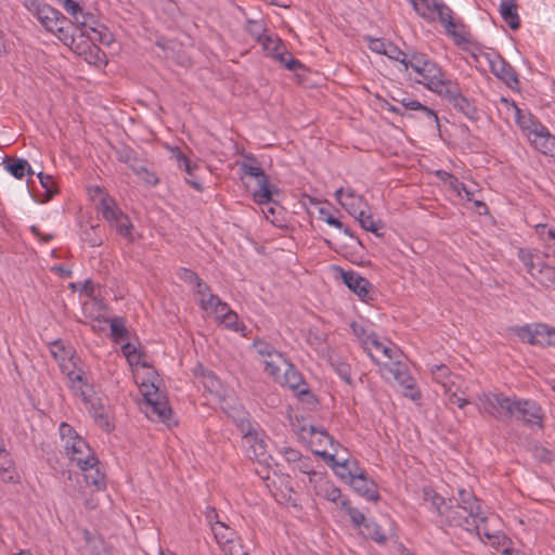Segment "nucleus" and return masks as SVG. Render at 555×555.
Segmentation results:
<instances>
[{"label":"nucleus","mask_w":555,"mask_h":555,"mask_svg":"<svg viewBox=\"0 0 555 555\" xmlns=\"http://www.w3.org/2000/svg\"><path fill=\"white\" fill-rule=\"evenodd\" d=\"M459 499H450L443 517L438 519L441 527H453L473 533L476 521L480 519V504L476 495L466 489H460Z\"/></svg>","instance_id":"f257e3e1"},{"label":"nucleus","mask_w":555,"mask_h":555,"mask_svg":"<svg viewBox=\"0 0 555 555\" xmlns=\"http://www.w3.org/2000/svg\"><path fill=\"white\" fill-rule=\"evenodd\" d=\"M412 69L415 74L416 83L424 86L427 90L439 94L452 80L449 75L423 52L413 51L410 53L409 63L404 70Z\"/></svg>","instance_id":"f03ea898"},{"label":"nucleus","mask_w":555,"mask_h":555,"mask_svg":"<svg viewBox=\"0 0 555 555\" xmlns=\"http://www.w3.org/2000/svg\"><path fill=\"white\" fill-rule=\"evenodd\" d=\"M134 378L144 398L142 410L145 415L153 421H160L170 426L172 411L165 396L155 386L154 382L140 379L138 372L134 373Z\"/></svg>","instance_id":"7ed1b4c3"},{"label":"nucleus","mask_w":555,"mask_h":555,"mask_svg":"<svg viewBox=\"0 0 555 555\" xmlns=\"http://www.w3.org/2000/svg\"><path fill=\"white\" fill-rule=\"evenodd\" d=\"M314 494L325 499L344 511L350 518L351 522L357 525L363 520V513L351 506L347 496L343 495L340 489L336 487L325 474L313 475L311 483Z\"/></svg>","instance_id":"20e7f679"},{"label":"nucleus","mask_w":555,"mask_h":555,"mask_svg":"<svg viewBox=\"0 0 555 555\" xmlns=\"http://www.w3.org/2000/svg\"><path fill=\"white\" fill-rule=\"evenodd\" d=\"M240 169L244 176L256 179L257 189L253 191V197L256 203L262 206V212L267 220L274 222V215L276 207L272 206V197L278 192L276 189L271 188L269 179L262 168L247 163H242Z\"/></svg>","instance_id":"39448f33"},{"label":"nucleus","mask_w":555,"mask_h":555,"mask_svg":"<svg viewBox=\"0 0 555 555\" xmlns=\"http://www.w3.org/2000/svg\"><path fill=\"white\" fill-rule=\"evenodd\" d=\"M60 436L64 452L72 463L79 466L80 464H90V461H93L94 451L69 424L62 423L60 425Z\"/></svg>","instance_id":"423d86ee"},{"label":"nucleus","mask_w":555,"mask_h":555,"mask_svg":"<svg viewBox=\"0 0 555 555\" xmlns=\"http://www.w3.org/2000/svg\"><path fill=\"white\" fill-rule=\"evenodd\" d=\"M61 370L67 376L69 380V387L74 395L81 399L85 406H93V403L98 401L96 393L93 389L92 384L89 383L85 371L77 366V363L72 359L67 362H61Z\"/></svg>","instance_id":"0eeeda50"},{"label":"nucleus","mask_w":555,"mask_h":555,"mask_svg":"<svg viewBox=\"0 0 555 555\" xmlns=\"http://www.w3.org/2000/svg\"><path fill=\"white\" fill-rule=\"evenodd\" d=\"M358 335L360 343L367 353V356L377 364L388 365V361H391L398 357L399 349L387 339H379L375 333H365L364 331Z\"/></svg>","instance_id":"6e6552de"},{"label":"nucleus","mask_w":555,"mask_h":555,"mask_svg":"<svg viewBox=\"0 0 555 555\" xmlns=\"http://www.w3.org/2000/svg\"><path fill=\"white\" fill-rule=\"evenodd\" d=\"M426 21H434L436 17L444 27V31L450 36L456 44L467 43L469 35L464 26L456 23L453 18L452 10L439 0H434V4L429 5V16H422Z\"/></svg>","instance_id":"1a4fd4ad"},{"label":"nucleus","mask_w":555,"mask_h":555,"mask_svg":"<svg viewBox=\"0 0 555 555\" xmlns=\"http://www.w3.org/2000/svg\"><path fill=\"white\" fill-rule=\"evenodd\" d=\"M99 211L102 217L113 227L119 235L127 238L129 242L135 240L134 227L116 205V202L108 195L101 198L99 204Z\"/></svg>","instance_id":"9d476101"},{"label":"nucleus","mask_w":555,"mask_h":555,"mask_svg":"<svg viewBox=\"0 0 555 555\" xmlns=\"http://www.w3.org/2000/svg\"><path fill=\"white\" fill-rule=\"evenodd\" d=\"M514 397L500 392H483L477 398V408L482 415L491 416L498 421L512 420Z\"/></svg>","instance_id":"9b49d317"},{"label":"nucleus","mask_w":555,"mask_h":555,"mask_svg":"<svg viewBox=\"0 0 555 555\" xmlns=\"http://www.w3.org/2000/svg\"><path fill=\"white\" fill-rule=\"evenodd\" d=\"M302 438L307 439L313 448L314 454L321 456L327 464L332 466H340L341 468H348V461L337 462L335 454H331L325 450L327 444H334V438L324 429L315 426H309V428H302Z\"/></svg>","instance_id":"f8f14e48"},{"label":"nucleus","mask_w":555,"mask_h":555,"mask_svg":"<svg viewBox=\"0 0 555 555\" xmlns=\"http://www.w3.org/2000/svg\"><path fill=\"white\" fill-rule=\"evenodd\" d=\"M254 348L262 358L266 372L275 380H282V373L291 363L284 354L263 340H256Z\"/></svg>","instance_id":"ddd939ff"},{"label":"nucleus","mask_w":555,"mask_h":555,"mask_svg":"<svg viewBox=\"0 0 555 555\" xmlns=\"http://www.w3.org/2000/svg\"><path fill=\"white\" fill-rule=\"evenodd\" d=\"M24 7L48 31L57 24H68V20L60 11L39 0H24Z\"/></svg>","instance_id":"4468645a"},{"label":"nucleus","mask_w":555,"mask_h":555,"mask_svg":"<svg viewBox=\"0 0 555 555\" xmlns=\"http://www.w3.org/2000/svg\"><path fill=\"white\" fill-rule=\"evenodd\" d=\"M438 95L448 100L455 109L464 114L468 119L477 120L479 118L476 106L462 94L457 82L454 80H451Z\"/></svg>","instance_id":"2eb2a0df"},{"label":"nucleus","mask_w":555,"mask_h":555,"mask_svg":"<svg viewBox=\"0 0 555 555\" xmlns=\"http://www.w3.org/2000/svg\"><path fill=\"white\" fill-rule=\"evenodd\" d=\"M260 44L268 55L279 61L287 69L295 70L301 67V63L286 50L285 44L279 37L269 34L262 38Z\"/></svg>","instance_id":"dca6fc26"},{"label":"nucleus","mask_w":555,"mask_h":555,"mask_svg":"<svg viewBox=\"0 0 555 555\" xmlns=\"http://www.w3.org/2000/svg\"><path fill=\"white\" fill-rule=\"evenodd\" d=\"M512 418L526 424L542 426L543 411L533 400L516 399L514 397Z\"/></svg>","instance_id":"f3484780"},{"label":"nucleus","mask_w":555,"mask_h":555,"mask_svg":"<svg viewBox=\"0 0 555 555\" xmlns=\"http://www.w3.org/2000/svg\"><path fill=\"white\" fill-rule=\"evenodd\" d=\"M518 336L531 345L555 346V328L546 324L525 325L518 330Z\"/></svg>","instance_id":"a211bd4d"},{"label":"nucleus","mask_w":555,"mask_h":555,"mask_svg":"<svg viewBox=\"0 0 555 555\" xmlns=\"http://www.w3.org/2000/svg\"><path fill=\"white\" fill-rule=\"evenodd\" d=\"M349 483L351 488L366 501L377 502L379 493L376 483L369 478L364 469L356 467L348 469Z\"/></svg>","instance_id":"6ab92c4d"},{"label":"nucleus","mask_w":555,"mask_h":555,"mask_svg":"<svg viewBox=\"0 0 555 555\" xmlns=\"http://www.w3.org/2000/svg\"><path fill=\"white\" fill-rule=\"evenodd\" d=\"M385 369L392 375L395 380L404 389V396L412 400L421 399L422 395L416 388L415 379L411 376L406 365L400 361H396L391 366L386 365Z\"/></svg>","instance_id":"aec40b11"},{"label":"nucleus","mask_w":555,"mask_h":555,"mask_svg":"<svg viewBox=\"0 0 555 555\" xmlns=\"http://www.w3.org/2000/svg\"><path fill=\"white\" fill-rule=\"evenodd\" d=\"M489 66L491 73L502 80L509 89H518L519 80L516 70L501 55L494 54L489 57Z\"/></svg>","instance_id":"412c9836"},{"label":"nucleus","mask_w":555,"mask_h":555,"mask_svg":"<svg viewBox=\"0 0 555 555\" xmlns=\"http://www.w3.org/2000/svg\"><path fill=\"white\" fill-rule=\"evenodd\" d=\"M243 443L246 447L249 459L259 463L268 460L267 440L263 434L258 433L254 428H249L243 436Z\"/></svg>","instance_id":"4be33fe9"},{"label":"nucleus","mask_w":555,"mask_h":555,"mask_svg":"<svg viewBox=\"0 0 555 555\" xmlns=\"http://www.w3.org/2000/svg\"><path fill=\"white\" fill-rule=\"evenodd\" d=\"M335 198L352 217L361 215V211L369 207L365 198L357 194L351 188H339L335 191Z\"/></svg>","instance_id":"5701e85b"},{"label":"nucleus","mask_w":555,"mask_h":555,"mask_svg":"<svg viewBox=\"0 0 555 555\" xmlns=\"http://www.w3.org/2000/svg\"><path fill=\"white\" fill-rule=\"evenodd\" d=\"M501 102L505 104L508 109L514 112L516 124L528 139L532 138V135L539 130V127L543 126L531 114L522 112L514 101H509L506 98H501Z\"/></svg>","instance_id":"b1692460"},{"label":"nucleus","mask_w":555,"mask_h":555,"mask_svg":"<svg viewBox=\"0 0 555 555\" xmlns=\"http://www.w3.org/2000/svg\"><path fill=\"white\" fill-rule=\"evenodd\" d=\"M78 467L83 473L88 485L93 486L96 490L106 488L105 470L96 455H93V461H90V464H80Z\"/></svg>","instance_id":"393cba45"},{"label":"nucleus","mask_w":555,"mask_h":555,"mask_svg":"<svg viewBox=\"0 0 555 555\" xmlns=\"http://www.w3.org/2000/svg\"><path fill=\"white\" fill-rule=\"evenodd\" d=\"M343 281L347 287L359 296L363 301L372 299V284L362 275L354 271H344Z\"/></svg>","instance_id":"a878e982"},{"label":"nucleus","mask_w":555,"mask_h":555,"mask_svg":"<svg viewBox=\"0 0 555 555\" xmlns=\"http://www.w3.org/2000/svg\"><path fill=\"white\" fill-rule=\"evenodd\" d=\"M282 385L296 391L298 395L308 392L307 384L305 383L301 374L289 363L282 373V380H278Z\"/></svg>","instance_id":"bb28decb"},{"label":"nucleus","mask_w":555,"mask_h":555,"mask_svg":"<svg viewBox=\"0 0 555 555\" xmlns=\"http://www.w3.org/2000/svg\"><path fill=\"white\" fill-rule=\"evenodd\" d=\"M530 142L545 155H554L555 153V137L552 135L548 129L543 125L539 130L529 138Z\"/></svg>","instance_id":"cd10ccee"},{"label":"nucleus","mask_w":555,"mask_h":555,"mask_svg":"<svg viewBox=\"0 0 555 555\" xmlns=\"http://www.w3.org/2000/svg\"><path fill=\"white\" fill-rule=\"evenodd\" d=\"M518 258L531 278L545 263L544 255L537 249L520 248L518 250Z\"/></svg>","instance_id":"c85d7f7f"},{"label":"nucleus","mask_w":555,"mask_h":555,"mask_svg":"<svg viewBox=\"0 0 555 555\" xmlns=\"http://www.w3.org/2000/svg\"><path fill=\"white\" fill-rule=\"evenodd\" d=\"M429 371L433 379L442 386L444 392L452 391V388L455 387L454 379L457 378V376L451 374L447 365L434 364L429 366Z\"/></svg>","instance_id":"c756f323"},{"label":"nucleus","mask_w":555,"mask_h":555,"mask_svg":"<svg viewBox=\"0 0 555 555\" xmlns=\"http://www.w3.org/2000/svg\"><path fill=\"white\" fill-rule=\"evenodd\" d=\"M63 9L74 17V20L83 27H90L95 23L94 17L90 13H83L82 8L76 0H64Z\"/></svg>","instance_id":"7c9ffc66"},{"label":"nucleus","mask_w":555,"mask_h":555,"mask_svg":"<svg viewBox=\"0 0 555 555\" xmlns=\"http://www.w3.org/2000/svg\"><path fill=\"white\" fill-rule=\"evenodd\" d=\"M352 525L357 529H360L363 535H365L369 539H372L378 544H383L387 541V537L383 532L380 526L373 520L366 519L364 514L363 520L361 522H359L358 525L356 522H352Z\"/></svg>","instance_id":"2f4dec72"},{"label":"nucleus","mask_w":555,"mask_h":555,"mask_svg":"<svg viewBox=\"0 0 555 555\" xmlns=\"http://www.w3.org/2000/svg\"><path fill=\"white\" fill-rule=\"evenodd\" d=\"M422 493L424 501L430 504L431 509L437 514L439 519H441L444 511L448 508L449 501L447 502L443 496L438 494L430 487H424Z\"/></svg>","instance_id":"473e14b6"},{"label":"nucleus","mask_w":555,"mask_h":555,"mask_svg":"<svg viewBox=\"0 0 555 555\" xmlns=\"http://www.w3.org/2000/svg\"><path fill=\"white\" fill-rule=\"evenodd\" d=\"M124 162L128 163L133 173L140 177L146 184L155 186L159 182L157 176L151 171L142 162H139L135 158L131 159L129 155L126 156Z\"/></svg>","instance_id":"72a5a7b5"},{"label":"nucleus","mask_w":555,"mask_h":555,"mask_svg":"<svg viewBox=\"0 0 555 555\" xmlns=\"http://www.w3.org/2000/svg\"><path fill=\"white\" fill-rule=\"evenodd\" d=\"M500 14L503 21L512 28L517 29L520 25V18L517 13L516 0H501Z\"/></svg>","instance_id":"f704fd0d"},{"label":"nucleus","mask_w":555,"mask_h":555,"mask_svg":"<svg viewBox=\"0 0 555 555\" xmlns=\"http://www.w3.org/2000/svg\"><path fill=\"white\" fill-rule=\"evenodd\" d=\"M211 531L216 542L221 547L233 544L237 540L236 531L223 521L221 524H215Z\"/></svg>","instance_id":"c9c22d12"},{"label":"nucleus","mask_w":555,"mask_h":555,"mask_svg":"<svg viewBox=\"0 0 555 555\" xmlns=\"http://www.w3.org/2000/svg\"><path fill=\"white\" fill-rule=\"evenodd\" d=\"M4 168L16 179L34 175L29 163L23 158H8L4 160Z\"/></svg>","instance_id":"e433bc0d"},{"label":"nucleus","mask_w":555,"mask_h":555,"mask_svg":"<svg viewBox=\"0 0 555 555\" xmlns=\"http://www.w3.org/2000/svg\"><path fill=\"white\" fill-rule=\"evenodd\" d=\"M89 413L94 418L95 423L105 431L109 433L114 429V425L111 421L108 413L105 411L104 406L100 403V401H95L93 406L89 405L86 408Z\"/></svg>","instance_id":"4c0bfd02"},{"label":"nucleus","mask_w":555,"mask_h":555,"mask_svg":"<svg viewBox=\"0 0 555 555\" xmlns=\"http://www.w3.org/2000/svg\"><path fill=\"white\" fill-rule=\"evenodd\" d=\"M360 223L361 228L367 232H372L376 236H382L380 230L384 229V223L379 219H375L371 212L365 209L361 211V215L354 217Z\"/></svg>","instance_id":"58836bf2"},{"label":"nucleus","mask_w":555,"mask_h":555,"mask_svg":"<svg viewBox=\"0 0 555 555\" xmlns=\"http://www.w3.org/2000/svg\"><path fill=\"white\" fill-rule=\"evenodd\" d=\"M532 278L541 285L550 287L555 283V267L545 262L537 272H534Z\"/></svg>","instance_id":"ea45409f"},{"label":"nucleus","mask_w":555,"mask_h":555,"mask_svg":"<svg viewBox=\"0 0 555 555\" xmlns=\"http://www.w3.org/2000/svg\"><path fill=\"white\" fill-rule=\"evenodd\" d=\"M294 472H299L301 474L308 475L309 483H312V477L313 475H321L322 473L315 472L313 467V462L311 457L309 456H301L300 460H298L293 465Z\"/></svg>","instance_id":"a19ab883"},{"label":"nucleus","mask_w":555,"mask_h":555,"mask_svg":"<svg viewBox=\"0 0 555 555\" xmlns=\"http://www.w3.org/2000/svg\"><path fill=\"white\" fill-rule=\"evenodd\" d=\"M436 177L447 184L456 195H461V190H464V183L461 182L455 176L444 170H437Z\"/></svg>","instance_id":"79ce46f5"},{"label":"nucleus","mask_w":555,"mask_h":555,"mask_svg":"<svg viewBox=\"0 0 555 555\" xmlns=\"http://www.w3.org/2000/svg\"><path fill=\"white\" fill-rule=\"evenodd\" d=\"M488 521V518L480 511V519L476 521V528H473V532H475L480 539L485 538L488 541H491L496 539L498 535L494 531L489 529Z\"/></svg>","instance_id":"37998d69"},{"label":"nucleus","mask_w":555,"mask_h":555,"mask_svg":"<svg viewBox=\"0 0 555 555\" xmlns=\"http://www.w3.org/2000/svg\"><path fill=\"white\" fill-rule=\"evenodd\" d=\"M384 55H386L390 60L399 62L403 66V68H405L410 59V53L403 52L401 49H399L391 42H388V44H386V52Z\"/></svg>","instance_id":"c03bdc74"},{"label":"nucleus","mask_w":555,"mask_h":555,"mask_svg":"<svg viewBox=\"0 0 555 555\" xmlns=\"http://www.w3.org/2000/svg\"><path fill=\"white\" fill-rule=\"evenodd\" d=\"M51 353L53 357L59 361V364L61 365V362H67L68 359H72L77 363V358H75L70 350L65 349L62 345H60L57 341L53 343L51 345Z\"/></svg>","instance_id":"a18cd8bd"},{"label":"nucleus","mask_w":555,"mask_h":555,"mask_svg":"<svg viewBox=\"0 0 555 555\" xmlns=\"http://www.w3.org/2000/svg\"><path fill=\"white\" fill-rule=\"evenodd\" d=\"M172 157L176 159L177 165L180 169H183L188 176H192L196 165H193L190 159L179 150L172 151Z\"/></svg>","instance_id":"49530a36"},{"label":"nucleus","mask_w":555,"mask_h":555,"mask_svg":"<svg viewBox=\"0 0 555 555\" xmlns=\"http://www.w3.org/2000/svg\"><path fill=\"white\" fill-rule=\"evenodd\" d=\"M68 24H57L50 33L54 34L64 44L69 46L74 42V37L69 31Z\"/></svg>","instance_id":"de8ad7c7"},{"label":"nucleus","mask_w":555,"mask_h":555,"mask_svg":"<svg viewBox=\"0 0 555 555\" xmlns=\"http://www.w3.org/2000/svg\"><path fill=\"white\" fill-rule=\"evenodd\" d=\"M111 333L116 341L127 338L128 332L121 319L111 321Z\"/></svg>","instance_id":"09e8293b"},{"label":"nucleus","mask_w":555,"mask_h":555,"mask_svg":"<svg viewBox=\"0 0 555 555\" xmlns=\"http://www.w3.org/2000/svg\"><path fill=\"white\" fill-rule=\"evenodd\" d=\"M220 322L227 327L235 332L243 331L245 326L238 322V317L236 312L231 310L227 313V315H223V319L220 320Z\"/></svg>","instance_id":"8fccbe9b"},{"label":"nucleus","mask_w":555,"mask_h":555,"mask_svg":"<svg viewBox=\"0 0 555 555\" xmlns=\"http://www.w3.org/2000/svg\"><path fill=\"white\" fill-rule=\"evenodd\" d=\"M416 112L420 113L430 126H434L437 129L440 128L439 117L433 108L421 103V107H418Z\"/></svg>","instance_id":"3c124183"},{"label":"nucleus","mask_w":555,"mask_h":555,"mask_svg":"<svg viewBox=\"0 0 555 555\" xmlns=\"http://www.w3.org/2000/svg\"><path fill=\"white\" fill-rule=\"evenodd\" d=\"M248 31L253 37L256 38V40L260 43L262 41V38L267 37L269 34H267L266 28L261 22L258 21H249L248 23Z\"/></svg>","instance_id":"603ef678"},{"label":"nucleus","mask_w":555,"mask_h":555,"mask_svg":"<svg viewBox=\"0 0 555 555\" xmlns=\"http://www.w3.org/2000/svg\"><path fill=\"white\" fill-rule=\"evenodd\" d=\"M420 16H429V5L434 0H408Z\"/></svg>","instance_id":"864d4df0"},{"label":"nucleus","mask_w":555,"mask_h":555,"mask_svg":"<svg viewBox=\"0 0 555 555\" xmlns=\"http://www.w3.org/2000/svg\"><path fill=\"white\" fill-rule=\"evenodd\" d=\"M396 102L400 103L402 109L406 113V111L416 112L418 107H421V102L411 96H402V98H392Z\"/></svg>","instance_id":"5fc2aeb1"},{"label":"nucleus","mask_w":555,"mask_h":555,"mask_svg":"<svg viewBox=\"0 0 555 555\" xmlns=\"http://www.w3.org/2000/svg\"><path fill=\"white\" fill-rule=\"evenodd\" d=\"M86 60L89 63H94L96 65L106 63L105 54L94 44L89 48V56H87Z\"/></svg>","instance_id":"6e6d98bb"},{"label":"nucleus","mask_w":555,"mask_h":555,"mask_svg":"<svg viewBox=\"0 0 555 555\" xmlns=\"http://www.w3.org/2000/svg\"><path fill=\"white\" fill-rule=\"evenodd\" d=\"M37 177H38V179L40 181V184L46 190L48 198H51L53 193H54V190H53V188H54V180H53L52 176L46 175L43 172H39L37 175Z\"/></svg>","instance_id":"4d7b16f0"},{"label":"nucleus","mask_w":555,"mask_h":555,"mask_svg":"<svg viewBox=\"0 0 555 555\" xmlns=\"http://www.w3.org/2000/svg\"><path fill=\"white\" fill-rule=\"evenodd\" d=\"M279 452L292 465H294L302 456L298 450L291 447H282L280 448Z\"/></svg>","instance_id":"13d9d810"},{"label":"nucleus","mask_w":555,"mask_h":555,"mask_svg":"<svg viewBox=\"0 0 555 555\" xmlns=\"http://www.w3.org/2000/svg\"><path fill=\"white\" fill-rule=\"evenodd\" d=\"M456 390L457 389L452 388V391L444 392L448 396L447 403L450 405H457L460 409H463L469 402L467 399L459 397L456 395Z\"/></svg>","instance_id":"bf43d9fd"},{"label":"nucleus","mask_w":555,"mask_h":555,"mask_svg":"<svg viewBox=\"0 0 555 555\" xmlns=\"http://www.w3.org/2000/svg\"><path fill=\"white\" fill-rule=\"evenodd\" d=\"M121 351L130 364H133V362L137 364L139 363L140 356L138 354L137 348L133 345L130 343L125 344L121 347Z\"/></svg>","instance_id":"052dcab7"},{"label":"nucleus","mask_w":555,"mask_h":555,"mask_svg":"<svg viewBox=\"0 0 555 555\" xmlns=\"http://www.w3.org/2000/svg\"><path fill=\"white\" fill-rule=\"evenodd\" d=\"M389 41H385L379 38H369V48L371 51L377 53V54H385L386 52V44H388Z\"/></svg>","instance_id":"680f3d73"},{"label":"nucleus","mask_w":555,"mask_h":555,"mask_svg":"<svg viewBox=\"0 0 555 555\" xmlns=\"http://www.w3.org/2000/svg\"><path fill=\"white\" fill-rule=\"evenodd\" d=\"M222 300L217 296V295H214V294H209V297L208 299H201V307L202 309H204L205 311H209V312H212L214 309L221 302Z\"/></svg>","instance_id":"e2e57ef3"},{"label":"nucleus","mask_w":555,"mask_h":555,"mask_svg":"<svg viewBox=\"0 0 555 555\" xmlns=\"http://www.w3.org/2000/svg\"><path fill=\"white\" fill-rule=\"evenodd\" d=\"M335 371L343 380H345L348 384L351 383L350 366L348 364L338 363L335 366Z\"/></svg>","instance_id":"0e129e2a"},{"label":"nucleus","mask_w":555,"mask_h":555,"mask_svg":"<svg viewBox=\"0 0 555 555\" xmlns=\"http://www.w3.org/2000/svg\"><path fill=\"white\" fill-rule=\"evenodd\" d=\"M205 518L212 530L215 524H221L222 521L219 519V515L215 507L207 506L205 511Z\"/></svg>","instance_id":"69168bd1"},{"label":"nucleus","mask_w":555,"mask_h":555,"mask_svg":"<svg viewBox=\"0 0 555 555\" xmlns=\"http://www.w3.org/2000/svg\"><path fill=\"white\" fill-rule=\"evenodd\" d=\"M222 550L229 555H247L240 544L238 539L233 544L225 545Z\"/></svg>","instance_id":"338daca9"},{"label":"nucleus","mask_w":555,"mask_h":555,"mask_svg":"<svg viewBox=\"0 0 555 555\" xmlns=\"http://www.w3.org/2000/svg\"><path fill=\"white\" fill-rule=\"evenodd\" d=\"M535 232L539 235V237L548 245V243H551L548 232H555V229L548 228L546 224H537Z\"/></svg>","instance_id":"774afa93"}]
</instances>
